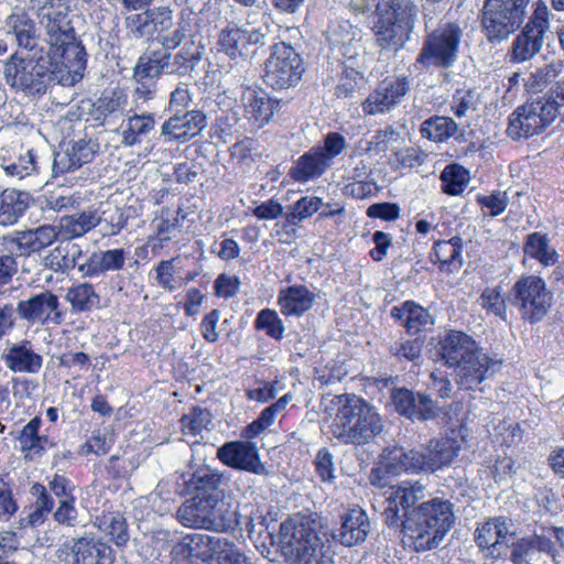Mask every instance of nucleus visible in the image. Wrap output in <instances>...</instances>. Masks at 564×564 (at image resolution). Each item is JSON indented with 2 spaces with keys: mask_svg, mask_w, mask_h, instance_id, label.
I'll list each match as a JSON object with an SVG mask.
<instances>
[{
  "mask_svg": "<svg viewBox=\"0 0 564 564\" xmlns=\"http://www.w3.org/2000/svg\"><path fill=\"white\" fill-rule=\"evenodd\" d=\"M4 29L8 35L14 36L19 47L26 50L29 53L37 52L36 25L26 12L11 13L6 19Z\"/></svg>",
  "mask_w": 564,
  "mask_h": 564,
  "instance_id": "25",
  "label": "nucleus"
},
{
  "mask_svg": "<svg viewBox=\"0 0 564 564\" xmlns=\"http://www.w3.org/2000/svg\"><path fill=\"white\" fill-rule=\"evenodd\" d=\"M480 102V94L476 88H458L452 96L449 107L455 117L462 119L477 111Z\"/></svg>",
  "mask_w": 564,
  "mask_h": 564,
  "instance_id": "42",
  "label": "nucleus"
},
{
  "mask_svg": "<svg viewBox=\"0 0 564 564\" xmlns=\"http://www.w3.org/2000/svg\"><path fill=\"white\" fill-rule=\"evenodd\" d=\"M7 473L0 474V520L8 521L19 509L10 485L6 481Z\"/></svg>",
  "mask_w": 564,
  "mask_h": 564,
  "instance_id": "59",
  "label": "nucleus"
},
{
  "mask_svg": "<svg viewBox=\"0 0 564 564\" xmlns=\"http://www.w3.org/2000/svg\"><path fill=\"white\" fill-rule=\"evenodd\" d=\"M543 560L551 558L554 564H560L564 557V528L555 525H542L530 535Z\"/></svg>",
  "mask_w": 564,
  "mask_h": 564,
  "instance_id": "24",
  "label": "nucleus"
},
{
  "mask_svg": "<svg viewBox=\"0 0 564 564\" xmlns=\"http://www.w3.org/2000/svg\"><path fill=\"white\" fill-rule=\"evenodd\" d=\"M122 111L119 96H104L95 104V116L97 120L107 121L109 118L117 117Z\"/></svg>",
  "mask_w": 564,
  "mask_h": 564,
  "instance_id": "62",
  "label": "nucleus"
},
{
  "mask_svg": "<svg viewBox=\"0 0 564 564\" xmlns=\"http://www.w3.org/2000/svg\"><path fill=\"white\" fill-rule=\"evenodd\" d=\"M6 367L12 372L37 373L43 365V357L35 352L30 340L8 343L1 354Z\"/></svg>",
  "mask_w": 564,
  "mask_h": 564,
  "instance_id": "20",
  "label": "nucleus"
},
{
  "mask_svg": "<svg viewBox=\"0 0 564 564\" xmlns=\"http://www.w3.org/2000/svg\"><path fill=\"white\" fill-rule=\"evenodd\" d=\"M217 457L236 469L258 473L261 467L258 447L251 441L226 442L218 448Z\"/></svg>",
  "mask_w": 564,
  "mask_h": 564,
  "instance_id": "19",
  "label": "nucleus"
},
{
  "mask_svg": "<svg viewBox=\"0 0 564 564\" xmlns=\"http://www.w3.org/2000/svg\"><path fill=\"white\" fill-rule=\"evenodd\" d=\"M207 126L206 116L198 109L172 113L160 128L165 142L185 143L198 135Z\"/></svg>",
  "mask_w": 564,
  "mask_h": 564,
  "instance_id": "18",
  "label": "nucleus"
},
{
  "mask_svg": "<svg viewBox=\"0 0 564 564\" xmlns=\"http://www.w3.org/2000/svg\"><path fill=\"white\" fill-rule=\"evenodd\" d=\"M464 34L460 23L441 20L433 30L426 31L416 64L424 68H452L459 58Z\"/></svg>",
  "mask_w": 564,
  "mask_h": 564,
  "instance_id": "8",
  "label": "nucleus"
},
{
  "mask_svg": "<svg viewBox=\"0 0 564 564\" xmlns=\"http://www.w3.org/2000/svg\"><path fill=\"white\" fill-rule=\"evenodd\" d=\"M223 475L209 466H200L183 475L185 491L193 496H218Z\"/></svg>",
  "mask_w": 564,
  "mask_h": 564,
  "instance_id": "30",
  "label": "nucleus"
},
{
  "mask_svg": "<svg viewBox=\"0 0 564 564\" xmlns=\"http://www.w3.org/2000/svg\"><path fill=\"white\" fill-rule=\"evenodd\" d=\"M458 451L459 446L451 437L433 438L417 448L391 449L384 456L382 467L393 476L402 471L432 474L449 466Z\"/></svg>",
  "mask_w": 564,
  "mask_h": 564,
  "instance_id": "6",
  "label": "nucleus"
},
{
  "mask_svg": "<svg viewBox=\"0 0 564 564\" xmlns=\"http://www.w3.org/2000/svg\"><path fill=\"white\" fill-rule=\"evenodd\" d=\"M419 9L412 0H380L372 32L382 50L398 52L411 40Z\"/></svg>",
  "mask_w": 564,
  "mask_h": 564,
  "instance_id": "7",
  "label": "nucleus"
},
{
  "mask_svg": "<svg viewBox=\"0 0 564 564\" xmlns=\"http://www.w3.org/2000/svg\"><path fill=\"white\" fill-rule=\"evenodd\" d=\"M212 419L213 415L207 409L194 406L180 420L182 433L186 436L202 435L204 431H208Z\"/></svg>",
  "mask_w": 564,
  "mask_h": 564,
  "instance_id": "43",
  "label": "nucleus"
},
{
  "mask_svg": "<svg viewBox=\"0 0 564 564\" xmlns=\"http://www.w3.org/2000/svg\"><path fill=\"white\" fill-rule=\"evenodd\" d=\"M140 13H132L124 19V26L133 39L149 37L152 35L150 9L141 10Z\"/></svg>",
  "mask_w": 564,
  "mask_h": 564,
  "instance_id": "52",
  "label": "nucleus"
},
{
  "mask_svg": "<svg viewBox=\"0 0 564 564\" xmlns=\"http://www.w3.org/2000/svg\"><path fill=\"white\" fill-rule=\"evenodd\" d=\"M174 261L175 259L162 260L154 269L158 285L169 292L183 286L182 279L175 275Z\"/></svg>",
  "mask_w": 564,
  "mask_h": 564,
  "instance_id": "53",
  "label": "nucleus"
},
{
  "mask_svg": "<svg viewBox=\"0 0 564 564\" xmlns=\"http://www.w3.org/2000/svg\"><path fill=\"white\" fill-rule=\"evenodd\" d=\"M391 399L395 411L411 421H433L442 412L437 402L424 392L401 388L392 392Z\"/></svg>",
  "mask_w": 564,
  "mask_h": 564,
  "instance_id": "17",
  "label": "nucleus"
},
{
  "mask_svg": "<svg viewBox=\"0 0 564 564\" xmlns=\"http://www.w3.org/2000/svg\"><path fill=\"white\" fill-rule=\"evenodd\" d=\"M41 425L42 420L39 416H34L23 426L17 436L20 451L24 454L25 458L41 456L45 452L46 446L53 445L48 436L40 435Z\"/></svg>",
  "mask_w": 564,
  "mask_h": 564,
  "instance_id": "32",
  "label": "nucleus"
},
{
  "mask_svg": "<svg viewBox=\"0 0 564 564\" xmlns=\"http://www.w3.org/2000/svg\"><path fill=\"white\" fill-rule=\"evenodd\" d=\"M28 193L7 188L0 194V225L12 226L25 214L29 208Z\"/></svg>",
  "mask_w": 564,
  "mask_h": 564,
  "instance_id": "33",
  "label": "nucleus"
},
{
  "mask_svg": "<svg viewBox=\"0 0 564 564\" xmlns=\"http://www.w3.org/2000/svg\"><path fill=\"white\" fill-rule=\"evenodd\" d=\"M2 169L6 174L22 180L35 171V158L32 151H28L25 155L19 156L14 162L3 163Z\"/></svg>",
  "mask_w": 564,
  "mask_h": 564,
  "instance_id": "60",
  "label": "nucleus"
},
{
  "mask_svg": "<svg viewBox=\"0 0 564 564\" xmlns=\"http://www.w3.org/2000/svg\"><path fill=\"white\" fill-rule=\"evenodd\" d=\"M325 412L332 419V436L343 445L365 446L375 442L384 429L376 406L352 393L332 397Z\"/></svg>",
  "mask_w": 564,
  "mask_h": 564,
  "instance_id": "2",
  "label": "nucleus"
},
{
  "mask_svg": "<svg viewBox=\"0 0 564 564\" xmlns=\"http://www.w3.org/2000/svg\"><path fill=\"white\" fill-rule=\"evenodd\" d=\"M391 497L401 506L404 516L410 512L411 507L425 497V487L420 482L392 487Z\"/></svg>",
  "mask_w": 564,
  "mask_h": 564,
  "instance_id": "48",
  "label": "nucleus"
},
{
  "mask_svg": "<svg viewBox=\"0 0 564 564\" xmlns=\"http://www.w3.org/2000/svg\"><path fill=\"white\" fill-rule=\"evenodd\" d=\"M321 147L313 148L303 154L296 165L290 170V176L296 182H306L319 177L329 167Z\"/></svg>",
  "mask_w": 564,
  "mask_h": 564,
  "instance_id": "34",
  "label": "nucleus"
},
{
  "mask_svg": "<svg viewBox=\"0 0 564 564\" xmlns=\"http://www.w3.org/2000/svg\"><path fill=\"white\" fill-rule=\"evenodd\" d=\"M240 551L235 542L217 535L213 550V564H230Z\"/></svg>",
  "mask_w": 564,
  "mask_h": 564,
  "instance_id": "61",
  "label": "nucleus"
},
{
  "mask_svg": "<svg viewBox=\"0 0 564 564\" xmlns=\"http://www.w3.org/2000/svg\"><path fill=\"white\" fill-rule=\"evenodd\" d=\"M262 36L263 35L254 29L245 30L236 25H228L220 32L218 45L220 51L226 53L229 57L237 58L247 55L248 47L259 43Z\"/></svg>",
  "mask_w": 564,
  "mask_h": 564,
  "instance_id": "23",
  "label": "nucleus"
},
{
  "mask_svg": "<svg viewBox=\"0 0 564 564\" xmlns=\"http://www.w3.org/2000/svg\"><path fill=\"white\" fill-rule=\"evenodd\" d=\"M101 221L98 209L89 207L59 219V230L67 238L82 237L97 227Z\"/></svg>",
  "mask_w": 564,
  "mask_h": 564,
  "instance_id": "31",
  "label": "nucleus"
},
{
  "mask_svg": "<svg viewBox=\"0 0 564 564\" xmlns=\"http://www.w3.org/2000/svg\"><path fill=\"white\" fill-rule=\"evenodd\" d=\"M478 203L491 217H495L506 210L509 199L506 192H494L490 195L478 196Z\"/></svg>",
  "mask_w": 564,
  "mask_h": 564,
  "instance_id": "64",
  "label": "nucleus"
},
{
  "mask_svg": "<svg viewBox=\"0 0 564 564\" xmlns=\"http://www.w3.org/2000/svg\"><path fill=\"white\" fill-rule=\"evenodd\" d=\"M370 532V521L361 508L349 509L341 516V525L338 532L343 545L352 546L366 540Z\"/></svg>",
  "mask_w": 564,
  "mask_h": 564,
  "instance_id": "27",
  "label": "nucleus"
},
{
  "mask_svg": "<svg viewBox=\"0 0 564 564\" xmlns=\"http://www.w3.org/2000/svg\"><path fill=\"white\" fill-rule=\"evenodd\" d=\"M523 29L542 36L550 30V10L544 0L533 3V12Z\"/></svg>",
  "mask_w": 564,
  "mask_h": 564,
  "instance_id": "54",
  "label": "nucleus"
},
{
  "mask_svg": "<svg viewBox=\"0 0 564 564\" xmlns=\"http://www.w3.org/2000/svg\"><path fill=\"white\" fill-rule=\"evenodd\" d=\"M254 326L274 339L282 338V322L273 310H261L257 315Z\"/></svg>",
  "mask_w": 564,
  "mask_h": 564,
  "instance_id": "55",
  "label": "nucleus"
},
{
  "mask_svg": "<svg viewBox=\"0 0 564 564\" xmlns=\"http://www.w3.org/2000/svg\"><path fill=\"white\" fill-rule=\"evenodd\" d=\"M322 205L318 197H302L286 213L285 220L291 225H296L305 218L311 217L316 213Z\"/></svg>",
  "mask_w": 564,
  "mask_h": 564,
  "instance_id": "51",
  "label": "nucleus"
},
{
  "mask_svg": "<svg viewBox=\"0 0 564 564\" xmlns=\"http://www.w3.org/2000/svg\"><path fill=\"white\" fill-rule=\"evenodd\" d=\"M512 521L506 517L490 518L475 532V542L482 549L488 550L492 557L499 556V547L507 544L511 533Z\"/></svg>",
  "mask_w": 564,
  "mask_h": 564,
  "instance_id": "21",
  "label": "nucleus"
},
{
  "mask_svg": "<svg viewBox=\"0 0 564 564\" xmlns=\"http://www.w3.org/2000/svg\"><path fill=\"white\" fill-rule=\"evenodd\" d=\"M560 68L554 63L544 64L542 67H536L531 70L522 80L525 90L531 94L541 93L547 85L557 77Z\"/></svg>",
  "mask_w": 564,
  "mask_h": 564,
  "instance_id": "47",
  "label": "nucleus"
},
{
  "mask_svg": "<svg viewBox=\"0 0 564 564\" xmlns=\"http://www.w3.org/2000/svg\"><path fill=\"white\" fill-rule=\"evenodd\" d=\"M531 0H484L480 22L490 43H501L521 28Z\"/></svg>",
  "mask_w": 564,
  "mask_h": 564,
  "instance_id": "10",
  "label": "nucleus"
},
{
  "mask_svg": "<svg viewBox=\"0 0 564 564\" xmlns=\"http://www.w3.org/2000/svg\"><path fill=\"white\" fill-rule=\"evenodd\" d=\"M19 317L29 324H54L64 322L65 313L61 310L58 296L50 290H44L21 300L17 304Z\"/></svg>",
  "mask_w": 564,
  "mask_h": 564,
  "instance_id": "15",
  "label": "nucleus"
},
{
  "mask_svg": "<svg viewBox=\"0 0 564 564\" xmlns=\"http://www.w3.org/2000/svg\"><path fill=\"white\" fill-rule=\"evenodd\" d=\"M240 102L243 108V117L257 128L269 122L273 115V101L263 93L259 94L251 88H245Z\"/></svg>",
  "mask_w": 564,
  "mask_h": 564,
  "instance_id": "28",
  "label": "nucleus"
},
{
  "mask_svg": "<svg viewBox=\"0 0 564 564\" xmlns=\"http://www.w3.org/2000/svg\"><path fill=\"white\" fill-rule=\"evenodd\" d=\"M510 300L525 322L535 324L546 316L552 306L553 294L542 278L524 275L512 286Z\"/></svg>",
  "mask_w": 564,
  "mask_h": 564,
  "instance_id": "12",
  "label": "nucleus"
},
{
  "mask_svg": "<svg viewBox=\"0 0 564 564\" xmlns=\"http://www.w3.org/2000/svg\"><path fill=\"white\" fill-rule=\"evenodd\" d=\"M313 304V294L305 286H290L284 292V315H300Z\"/></svg>",
  "mask_w": 564,
  "mask_h": 564,
  "instance_id": "46",
  "label": "nucleus"
},
{
  "mask_svg": "<svg viewBox=\"0 0 564 564\" xmlns=\"http://www.w3.org/2000/svg\"><path fill=\"white\" fill-rule=\"evenodd\" d=\"M391 316L401 321L410 335H416L434 325V318L427 310L412 301H406L401 306H393Z\"/></svg>",
  "mask_w": 564,
  "mask_h": 564,
  "instance_id": "29",
  "label": "nucleus"
},
{
  "mask_svg": "<svg viewBox=\"0 0 564 564\" xmlns=\"http://www.w3.org/2000/svg\"><path fill=\"white\" fill-rule=\"evenodd\" d=\"M410 87L411 83L406 76L382 80L362 102V111L367 116L390 112L402 102Z\"/></svg>",
  "mask_w": 564,
  "mask_h": 564,
  "instance_id": "16",
  "label": "nucleus"
},
{
  "mask_svg": "<svg viewBox=\"0 0 564 564\" xmlns=\"http://www.w3.org/2000/svg\"><path fill=\"white\" fill-rule=\"evenodd\" d=\"M202 57V47L194 43L185 44L176 53L153 51L139 57L135 75L140 77H159L162 74L189 76Z\"/></svg>",
  "mask_w": 564,
  "mask_h": 564,
  "instance_id": "11",
  "label": "nucleus"
},
{
  "mask_svg": "<svg viewBox=\"0 0 564 564\" xmlns=\"http://www.w3.org/2000/svg\"><path fill=\"white\" fill-rule=\"evenodd\" d=\"M509 560L512 564H545L530 535L512 543Z\"/></svg>",
  "mask_w": 564,
  "mask_h": 564,
  "instance_id": "44",
  "label": "nucleus"
},
{
  "mask_svg": "<svg viewBox=\"0 0 564 564\" xmlns=\"http://www.w3.org/2000/svg\"><path fill=\"white\" fill-rule=\"evenodd\" d=\"M29 8L44 30L50 48L40 56L37 52L12 54L4 67L7 84L30 95L44 94L51 83L74 86L82 80L87 59L72 25L70 0H29Z\"/></svg>",
  "mask_w": 564,
  "mask_h": 564,
  "instance_id": "1",
  "label": "nucleus"
},
{
  "mask_svg": "<svg viewBox=\"0 0 564 564\" xmlns=\"http://www.w3.org/2000/svg\"><path fill=\"white\" fill-rule=\"evenodd\" d=\"M421 133L430 140L443 142L451 138L465 140V130L451 117L435 116L421 124Z\"/></svg>",
  "mask_w": 564,
  "mask_h": 564,
  "instance_id": "35",
  "label": "nucleus"
},
{
  "mask_svg": "<svg viewBox=\"0 0 564 564\" xmlns=\"http://www.w3.org/2000/svg\"><path fill=\"white\" fill-rule=\"evenodd\" d=\"M558 113V102L536 97L518 107L509 117L507 133L512 139L530 138L540 133L554 121Z\"/></svg>",
  "mask_w": 564,
  "mask_h": 564,
  "instance_id": "13",
  "label": "nucleus"
},
{
  "mask_svg": "<svg viewBox=\"0 0 564 564\" xmlns=\"http://www.w3.org/2000/svg\"><path fill=\"white\" fill-rule=\"evenodd\" d=\"M462 249L463 239L458 236L436 241L433 246V261L440 263L443 271H457L463 264Z\"/></svg>",
  "mask_w": 564,
  "mask_h": 564,
  "instance_id": "37",
  "label": "nucleus"
},
{
  "mask_svg": "<svg viewBox=\"0 0 564 564\" xmlns=\"http://www.w3.org/2000/svg\"><path fill=\"white\" fill-rule=\"evenodd\" d=\"M442 189L448 195H458L466 188L469 174L458 164L447 165L441 173Z\"/></svg>",
  "mask_w": 564,
  "mask_h": 564,
  "instance_id": "45",
  "label": "nucleus"
},
{
  "mask_svg": "<svg viewBox=\"0 0 564 564\" xmlns=\"http://www.w3.org/2000/svg\"><path fill=\"white\" fill-rule=\"evenodd\" d=\"M523 252L527 257L536 260L543 267L554 265L558 260V253L550 245V239L545 234L531 232L527 236Z\"/></svg>",
  "mask_w": 564,
  "mask_h": 564,
  "instance_id": "39",
  "label": "nucleus"
},
{
  "mask_svg": "<svg viewBox=\"0 0 564 564\" xmlns=\"http://www.w3.org/2000/svg\"><path fill=\"white\" fill-rule=\"evenodd\" d=\"M75 564H112V549L91 533L74 540L70 546Z\"/></svg>",
  "mask_w": 564,
  "mask_h": 564,
  "instance_id": "22",
  "label": "nucleus"
},
{
  "mask_svg": "<svg viewBox=\"0 0 564 564\" xmlns=\"http://www.w3.org/2000/svg\"><path fill=\"white\" fill-rule=\"evenodd\" d=\"M240 284L241 282L238 276L221 273L214 282L215 294L224 299L234 297L238 294Z\"/></svg>",
  "mask_w": 564,
  "mask_h": 564,
  "instance_id": "63",
  "label": "nucleus"
},
{
  "mask_svg": "<svg viewBox=\"0 0 564 564\" xmlns=\"http://www.w3.org/2000/svg\"><path fill=\"white\" fill-rule=\"evenodd\" d=\"M177 519L188 528L225 532L236 524V512H231L219 496H193L177 510Z\"/></svg>",
  "mask_w": 564,
  "mask_h": 564,
  "instance_id": "9",
  "label": "nucleus"
},
{
  "mask_svg": "<svg viewBox=\"0 0 564 564\" xmlns=\"http://www.w3.org/2000/svg\"><path fill=\"white\" fill-rule=\"evenodd\" d=\"M65 300L69 303L73 312L84 313L99 307L100 296L93 284L84 282L69 288Z\"/></svg>",
  "mask_w": 564,
  "mask_h": 564,
  "instance_id": "41",
  "label": "nucleus"
},
{
  "mask_svg": "<svg viewBox=\"0 0 564 564\" xmlns=\"http://www.w3.org/2000/svg\"><path fill=\"white\" fill-rule=\"evenodd\" d=\"M454 505L434 498L420 503L404 514L401 521V540L415 552L436 549L455 523Z\"/></svg>",
  "mask_w": 564,
  "mask_h": 564,
  "instance_id": "4",
  "label": "nucleus"
},
{
  "mask_svg": "<svg viewBox=\"0 0 564 564\" xmlns=\"http://www.w3.org/2000/svg\"><path fill=\"white\" fill-rule=\"evenodd\" d=\"M438 350L444 366L453 369L454 381L464 391L476 390L499 370L501 364L460 330H449L442 336Z\"/></svg>",
  "mask_w": 564,
  "mask_h": 564,
  "instance_id": "3",
  "label": "nucleus"
},
{
  "mask_svg": "<svg viewBox=\"0 0 564 564\" xmlns=\"http://www.w3.org/2000/svg\"><path fill=\"white\" fill-rule=\"evenodd\" d=\"M216 538L217 535L206 533L188 534L174 546L173 552L191 562L200 561L206 564H213V550Z\"/></svg>",
  "mask_w": 564,
  "mask_h": 564,
  "instance_id": "26",
  "label": "nucleus"
},
{
  "mask_svg": "<svg viewBox=\"0 0 564 564\" xmlns=\"http://www.w3.org/2000/svg\"><path fill=\"white\" fill-rule=\"evenodd\" d=\"M479 304L487 313L507 319V305L500 286L486 288L479 297Z\"/></svg>",
  "mask_w": 564,
  "mask_h": 564,
  "instance_id": "49",
  "label": "nucleus"
},
{
  "mask_svg": "<svg viewBox=\"0 0 564 564\" xmlns=\"http://www.w3.org/2000/svg\"><path fill=\"white\" fill-rule=\"evenodd\" d=\"M95 524L117 546L126 545L129 541L128 523L119 511L102 513L96 518Z\"/></svg>",
  "mask_w": 564,
  "mask_h": 564,
  "instance_id": "40",
  "label": "nucleus"
},
{
  "mask_svg": "<svg viewBox=\"0 0 564 564\" xmlns=\"http://www.w3.org/2000/svg\"><path fill=\"white\" fill-rule=\"evenodd\" d=\"M68 260L66 243L64 240L43 257L42 264L54 272L68 273L70 271Z\"/></svg>",
  "mask_w": 564,
  "mask_h": 564,
  "instance_id": "57",
  "label": "nucleus"
},
{
  "mask_svg": "<svg viewBox=\"0 0 564 564\" xmlns=\"http://www.w3.org/2000/svg\"><path fill=\"white\" fill-rule=\"evenodd\" d=\"M284 560L289 564H333L334 552L323 541L316 514L297 512L284 521Z\"/></svg>",
  "mask_w": 564,
  "mask_h": 564,
  "instance_id": "5",
  "label": "nucleus"
},
{
  "mask_svg": "<svg viewBox=\"0 0 564 564\" xmlns=\"http://www.w3.org/2000/svg\"><path fill=\"white\" fill-rule=\"evenodd\" d=\"M542 45V35L522 29L513 39L508 51V56L512 63H524L531 61L535 55H538Z\"/></svg>",
  "mask_w": 564,
  "mask_h": 564,
  "instance_id": "38",
  "label": "nucleus"
},
{
  "mask_svg": "<svg viewBox=\"0 0 564 564\" xmlns=\"http://www.w3.org/2000/svg\"><path fill=\"white\" fill-rule=\"evenodd\" d=\"M303 61L294 48L284 43V74H288V86H296L304 73Z\"/></svg>",
  "mask_w": 564,
  "mask_h": 564,
  "instance_id": "56",
  "label": "nucleus"
},
{
  "mask_svg": "<svg viewBox=\"0 0 564 564\" xmlns=\"http://www.w3.org/2000/svg\"><path fill=\"white\" fill-rule=\"evenodd\" d=\"M57 239L54 226L42 225L33 229L15 230L0 237V250L8 251L15 259L40 253Z\"/></svg>",
  "mask_w": 564,
  "mask_h": 564,
  "instance_id": "14",
  "label": "nucleus"
},
{
  "mask_svg": "<svg viewBox=\"0 0 564 564\" xmlns=\"http://www.w3.org/2000/svg\"><path fill=\"white\" fill-rule=\"evenodd\" d=\"M113 445L112 436L105 432H94L93 435L80 446L83 455L94 454L106 455Z\"/></svg>",
  "mask_w": 564,
  "mask_h": 564,
  "instance_id": "58",
  "label": "nucleus"
},
{
  "mask_svg": "<svg viewBox=\"0 0 564 564\" xmlns=\"http://www.w3.org/2000/svg\"><path fill=\"white\" fill-rule=\"evenodd\" d=\"M272 53L265 62L263 80L274 90L282 89V56L279 44L272 45Z\"/></svg>",
  "mask_w": 564,
  "mask_h": 564,
  "instance_id": "50",
  "label": "nucleus"
},
{
  "mask_svg": "<svg viewBox=\"0 0 564 564\" xmlns=\"http://www.w3.org/2000/svg\"><path fill=\"white\" fill-rule=\"evenodd\" d=\"M155 123V117L151 112L129 116L121 124V143L124 147L141 143L142 139L154 130Z\"/></svg>",
  "mask_w": 564,
  "mask_h": 564,
  "instance_id": "36",
  "label": "nucleus"
}]
</instances>
